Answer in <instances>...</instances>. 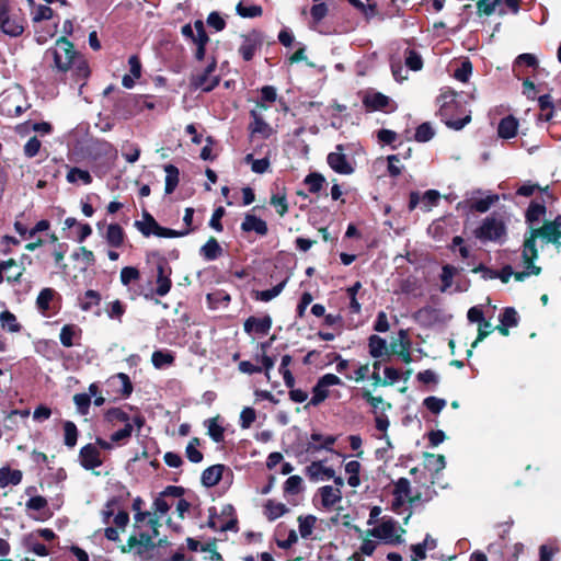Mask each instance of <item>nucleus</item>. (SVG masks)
Masks as SVG:
<instances>
[{"label": "nucleus", "mask_w": 561, "mask_h": 561, "mask_svg": "<svg viewBox=\"0 0 561 561\" xmlns=\"http://www.w3.org/2000/svg\"><path fill=\"white\" fill-rule=\"evenodd\" d=\"M225 469V466L222 465H215L204 470L202 474V482L206 486H214L216 485L219 480L221 479L222 471Z\"/></svg>", "instance_id": "bb28decb"}, {"label": "nucleus", "mask_w": 561, "mask_h": 561, "mask_svg": "<svg viewBox=\"0 0 561 561\" xmlns=\"http://www.w3.org/2000/svg\"><path fill=\"white\" fill-rule=\"evenodd\" d=\"M272 327V319L268 316L262 318L250 317L244 322V331L247 333L256 332L260 334H267Z\"/></svg>", "instance_id": "aec40b11"}, {"label": "nucleus", "mask_w": 561, "mask_h": 561, "mask_svg": "<svg viewBox=\"0 0 561 561\" xmlns=\"http://www.w3.org/2000/svg\"><path fill=\"white\" fill-rule=\"evenodd\" d=\"M541 238L547 243H552L558 251L561 249V215L557 216L554 220L546 222L540 228H530L529 233L526 234L523 247V256L526 260L538 259V250L536 241Z\"/></svg>", "instance_id": "f03ea898"}, {"label": "nucleus", "mask_w": 561, "mask_h": 561, "mask_svg": "<svg viewBox=\"0 0 561 561\" xmlns=\"http://www.w3.org/2000/svg\"><path fill=\"white\" fill-rule=\"evenodd\" d=\"M546 207L543 204L533 202L526 213V219L529 224L538 222L545 215Z\"/></svg>", "instance_id": "79ce46f5"}, {"label": "nucleus", "mask_w": 561, "mask_h": 561, "mask_svg": "<svg viewBox=\"0 0 561 561\" xmlns=\"http://www.w3.org/2000/svg\"><path fill=\"white\" fill-rule=\"evenodd\" d=\"M72 257L77 261H82L87 266H90L94 263V254L92 251L88 250L85 247H81L72 254Z\"/></svg>", "instance_id": "0e129e2a"}, {"label": "nucleus", "mask_w": 561, "mask_h": 561, "mask_svg": "<svg viewBox=\"0 0 561 561\" xmlns=\"http://www.w3.org/2000/svg\"><path fill=\"white\" fill-rule=\"evenodd\" d=\"M53 16V10L44 4H38L34 7L32 11V19L34 22H41L44 20H49Z\"/></svg>", "instance_id": "13d9d810"}, {"label": "nucleus", "mask_w": 561, "mask_h": 561, "mask_svg": "<svg viewBox=\"0 0 561 561\" xmlns=\"http://www.w3.org/2000/svg\"><path fill=\"white\" fill-rule=\"evenodd\" d=\"M523 262L525 270L522 272H514L512 266L506 265L502 268L500 273H497V278H500L504 284L508 283L511 277H514L517 282H523L527 277L531 275H539L541 272V267L534 264L536 259L526 260L523 255Z\"/></svg>", "instance_id": "0eeeda50"}, {"label": "nucleus", "mask_w": 561, "mask_h": 561, "mask_svg": "<svg viewBox=\"0 0 561 561\" xmlns=\"http://www.w3.org/2000/svg\"><path fill=\"white\" fill-rule=\"evenodd\" d=\"M187 547L192 551L202 550L205 552H209L211 554L210 559H220V554L215 550V546L211 543H207L206 546H203L199 541L187 538Z\"/></svg>", "instance_id": "49530a36"}, {"label": "nucleus", "mask_w": 561, "mask_h": 561, "mask_svg": "<svg viewBox=\"0 0 561 561\" xmlns=\"http://www.w3.org/2000/svg\"><path fill=\"white\" fill-rule=\"evenodd\" d=\"M54 295L55 291L51 288H44L41 290L36 300V305L41 311L45 312L49 309V304L53 300Z\"/></svg>", "instance_id": "8fccbe9b"}, {"label": "nucleus", "mask_w": 561, "mask_h": 561, "mask_svg": "<svg viewBox=\"0 0 561 561\" xmlns=\"http://www.w3.org/2000/svg\"><path fill=\"white\" fill-rule=\"evenodd\" d=\"M79 458L82 467L88 470L94 469L102 463L98 448L91 444L81 448Z\"/></svg>", "instance_id": "dca6fc26"}, {"label": "nucleus", "mask_w": 561, "mask_h": 561, "mask_svg": "<svg viewBox=\"0 0 561 561\" xmlns=\"http://www.w3.org/2000/svg\"><path fill=\"white\" fill-rule=\"evenodd\" d=\"M518 128V122L513 116L504 117L499 124V136L504 139L513 138Z\"/></svg>", "instance_id": "b1692460"}, {"label": "nucleus", "mask_w": 561, "mask_h": 561, "mask_svg": "<svg viewBox=\"0 0 561 561\" xmlns=\"http://www.w3.org/2000/svg\"><path fill=\"white\" fill-rule=\"evenodd\" d=\"M499 201V196L488 195L484 198L478 199L472 204V208L479 213H485L489 208Z\"/></svg>", "instance_id": "4d7b16f0"}, {"label": "nucleus", "mask_w": 561, "mask_h": 561, "mask_svg": "<svg viewBox=\"0 0 561 561\" xmlns=\"http://www.w3.org/2000/svg\"><path fill=\"white\" fill-rule=\"evenodd\" d=\"M173 360L174 357L170 352L156 351L151 356V362L158 369L171 365Z\"/></svg>", "instance_id": "c03bdc74"}, {"label": "nucleus", "mask_w": 561, "mask_h": 561, "mask_svg": "<svg viewBox=\"0 0 561 561\" xmlns=\"http://www.w3.org/2000/svg\"><path fill=\"white\" fill-rule=\"evenodd\" d=\"M102 236L110 248H121L126 240L125 231L118 224L107 225Z\"/></svg>", "instance_id": "2eb2a0df"}, {"label": "nucleus", "mask_w": 561, "mask_h": 561, "mask_svg": "<svg viewBox=\"0 0 561 561\" xmlns=\"http://www.w3.org/2000/svg\"><path fill=\"white\" fill-rule=\"evenodd\" d=\"M236 11H237L238 15H240L241 18H247V19L260 16V15H262V12H263V10L260 5H254V4L247 5L243 2H239L237 4Z\"/></svg>", "instance_id": "ea45409f"}, {"label": "nucleus", "mask_w": 561, "mask_h": 561, "mask_svg": "<svg viewBox=\"0 0 561 561\" xmlns=\"http://www.w3.org/2000/svg\"><path fill=\"white\" fill-rule=\"evenodd\" d=\"M253 123L251 124L252 134H260L263 138H268L273 134V128L264 122L255 111L252 112Z\"/></svg>", "instance_id": "7c9ffc66"}, {"label": "nucleus", "mask_w": 561, "mask_h": 561, "mask_svg": "<svg viewBox=\"0 0 561 561\" xmlns=\"http://www.w3.org/2000/svg\"><path fill=\"white\" fill-rule=\"evenodd\" d=\"M287 507L283 503H277L272 500L267 501L265 505V515L270 520H275L276 518L283 516L287 512Z\"/></svg>", "instance_id": "c9c22d12"}, {"label": "nucleus", "mask_w": 561, "mask_h": 561, "mask_svg": "<svg viewBox=\"0 0 561 561\" xmlns=\"http://www.w3.org/2000/svg\"><path fill=\"white\" fill-rule=\"evenodd\" d=\"M457 273H458V268H456L455 266H451L448 264L443 266L442 275H440V279L443 283L440 290L443 293L447 291L451 287L453 278Z\"/></svg>", "instance_id": "37998d69"}, {"label": "nucleus", "mask_w": 561, "mask_h": 561, "mask_svg": "<svg viewBox=\"0 0 561 561\" xmlns=\"http://www.w3.org/2000/svg\"><path fill=\"white\" fill-rule=\"evenodd\" d=\"M66 179L71 184H78L80 182L90 184L92 182L90 173L79 168H69Z\"/></svg>", "instance_id": "473e14b6"}, {"label": "nucleus", "mask_w": 561, "mask_h": 561, "mask_svg": "<svg viewBox=\"0 0 561 561\" xmlns=\"http://www.w3.org/2000/svg\"><path fill=\"white\" fill-rule=\"evenodd\" d=\"M179 489L176 486H169L159 497L156 499L152 505V512L153 515L157 516H164L170 507L173 505V503H169L167 496L169 494H176L178 495Z\"/></svg>", "instance_id": "412c9836"}, {"label": "nucleus", "mask_w": 561, "mask_h": 561, "mask_svg": "<svg viewBox=\"0 0 561 561\" xmlns=\"http://www.w3.org/2000/svg\"><path fill=\"white\" fill-rule=\"evenodd\" d=\"M153 547L152 536L140 534L139 537L131 536L127 541V546L122 548V551L128 552L135 550L137 554L142 556Z\"/></svg>", "instance_id": "4468645a"}, {"label": "nucleus", "mask_w": 561, "mask_h": 561, "mask_svg": "<svg viewBox=\"0 0 561 561\" xmlns=\"http://www.w3.org/2000/svg\"><path fill=\"white\" fill-rule=\"evenodd\" d=\"M50 54L57 70L65 72L72 68L79 79H85L89 76L85 60L77 55L73 45L67 38L57 39Z\"/></svg>", "instance_id": "f257e3e1"}, {"label": "nucleus", "mask_w": 561, "mask_h": 561, "mask_svg": "<svg viewBox=\"0 0 561 561\" xmlns=\"http://www.w3.org/2000/svg\"><path fill=\"white\" fill-rule=\"evenodd\" d=\"M80 330L73 324L62 327L60 331V342L64 346L70 347L73 345V339L78 336Z\"/></svg>", "instance_id": "e433bc0d"}, {"label": "nucleus", "mask_w": 561, "mask_h": 561, "mask_svg": "<svg viewBox=\"0 0 561 561\" xmlns=\"http://www.w3.org/2000/svg\"><path fill=\"white\" fill-rule=\"evenodd\" d=\"M202 254L207 260H215L221 253V248L215 238H210L201 250Z\"/></svg>", "instance_id": "4c0bfd02"}, {"label": "nucleus", "mask_w": 561, "mask_h": 561, "mask_svg": "<svg viewBox=\"0 0 561 561\" xmlns=\"http://www.w3.org/2000/svg\"><path fill=\"white\" fill-rule=\"evenodd\" d=\"M342 380L333 374H325L322 376L312 390V398L309 401L311 405H318L329 397V388L332 386H339Z\"/></svg>", "instance_id": "1a4fd4ad"}, {"label": "nucleus", "mask_w": 561, "mask_h": 561, "mask_svg": "<svg viewBox=\"0 0 561 561\" xmlns=\"http://www.w3.org/2000/svg\"><path fill=\"white\" fill-rule=\"evenodd\" d=\"M388 103L389 98L379 92L367 93L364 98V105L373 111L382 110Z\"/></svg>", "instance_id": "a878e982"}, {"label": "nucleus", "mask_w": 561, "mask_h": 561, "mask_svg": "<svg viewBox=\"0 0 561 561\" xmlns=\"http://www.w3.org/2000/svg\"><path fill=\"white\" fill-rule=\"evenodd\" d=\"M30 107L24 91L19 85L7 89L0 95V113L8 117H18Z\"/></svg>", "instance_id": "7ed1b4c3"}, {"label": "nucleus", "mask_w": 561, "mask_h": 561, "mask_svg": "<svg viewBox=\"0 0 561 561\" xmlns=\"http://www.w3.org/2000/svg\"><path fill=\"white\" fill-rule=\"evenodd\" d=\"M201 440L196 437L192 438L186 446V457L190 461L198 463L203 460V454L198 450Z\"/></svg>", "instance_id": "a19ab883"}, {"label": "nucleus", "mask_w": 561, "mask_h": 561, "mask_svg": "<svg viewBox=\"0 0 561 561\" xmlns=\"http://www.w3.org/2000/svg\"><path fill=\"white\" fill-rule=\"evenodd\" d=\"M405 530L392 518L383 517L381 522L367 530V536L377 538L385 543L397 545L402 542V535Z\"/></svg>", "instance_id": "20e7f679"}, {"label": "nucleus", "mask_w": 561, "mask_h": 561, "mask_svg": "<svg viewBox=\"0 0 561 561\" xmlns=\"http://www.w3.org/2000/svg\"><path fill=\"white\" fill-rule=\"evenodd\" d=\"M22 480V472L20 470H12L10 468L0 469V488H5L10 484L18 485Z\"/></svg>", "instance_id": "c85d7f7f"}, {"label": "nucleus", "mask_w": 561, "mask_h": 561, "mask_svg": "<svg viewBox=\"0 0 561 561\" xmlns=\"http://www.w3.org/2000/svg\"><path fill=\"white\" fill-rule=\"evenodd\" d=\"M505 226L501 218L486 217L476 231V237L482 241H501L505 236Z\"/></svg>", "instance_id": "39448f33"}, {"label": "nucleus", "mask_w": 561, "mask_h": 561, "mask_svg": "<svg viewBox=\"0 0 561 561\" xmlns=\"http://www.w3.org/2000/svg\"><path fill=\"white\" fill-rule=\"evenodd\" d=\"M139 276L140 275L138 270L131 266H126L121 271V282L125 286L129 285L134 280H137Z\"/></svg>", "instance_id": "774afa93"}, {"label": "nucleus", "mask_w": 561, "mask_h": 561, "mask_svg": "<svg viewBox=\"0 0 561 561\" xmlns=\"http://www.w3.org/2000/svg\"><path fill=\"white\" fill-rule=\"evenodd\" d=\"M205 425L207 427L208 435L215 440L216 443H219L224 439V428L218 423L217 417L209 419L205 422Z\"/></svg>", "instance_id": "58836bf2"}, {"label": "nucleus", "mask_w": 561, "mask_h": 561, "mask_svg": "<svg viewBox=\"0 0 561 561\" xmlns=\"http://www.w3.org/2000/svg\"><path fill=\"white\" fill-rule=\"evenodd\" d=\"M242 43L239 47V53L242 58L247 61L251 60L262 45V35L257 31H251L245 35H242Z\"/></svg>", "instance_id": "9b49d317"}, {"label": "nucleus", "mask_w": 561, "mask_h": 561, "mask_svg": "<svg viewBox=\"0 0 561 561\" xmlns=\"http://www.w3.org/2000/svg\"><path fill=\"white\" fill-rule=\"evenodd\" d=\"M106 419L116 424V423H130L128 415L121 409L114 408L107 411Z\"/></svg>", "instance_id": "69168bd1"}, {"label": "nucleus", "mask_w": 561, "mask_h": 561, "mask_svg": "<svg viewBox=\"0 0 561 561\" xmlns=\"http://www.w3.org/2000/svg\"><path fill=\"white\" fill-rule=\"evenodd\" d=\"M169 275L170 270L164 264H159L156 293L160 297L165 296L170 291L171 280L169 278Z\"/></svg>", "instance_id": "5701e85b"}, {"label": "nucleus", "mask_w": 561, "mask_h": 561, "mask_svg": "<svg viewBox=\"0 0 561 561\" xmlns=\"http://www.w3.org/2000/svg\"><path fill=\"white\" fill-rule=\"evenodd\" d=\"M446 466L445 457L443 455H426L425 467L434 472L442 471Z\"/></svg>", "instance_id": "a18cd8bd"}, {"label": "nucleus", "mask_w": 561, "mask_h": 561, "mask_svg": "<svg viewBox=\"0 0 561 561\" xmlns=\"http://www.w3.org/2000/svg\"><path fill=\"white\" fill-rule=\"evenodd\" d=\"M302 483L301 477L290 476L284 484V491L288 494H298L302 491Z\"/></svg>", "instance_id": "6e6d98bb"}, {"label": "nucleus", "mask_w": 561, "mask_h": 561, "mask_svg": "<svg viewBox=\"0 0 561 561\" xmlns=\"http://www.w3.org/2000/svg\"><path fill=\"white\" fill-rule=\"evenodd\" d=\"M405 65L413 71H419L423 67V60L421 56L414 50H408L405 56Z\"/></svg>", "instance_id": "052dcab7"}, {"label": "nucleus", "mask_w": 561, "mask_h": 561, "mask_svg": "<svg viewBox=\"0 0 561 561\" xmlns=\"http://www.w3.org/2000/svg\"><path fill=\"white\" fill-rule=\"evenodd\" d=\"M394 501L392 503L393 510H398L399 506L403 505L405 502L412 503L414 502V497L411 494V484L410 481L405 478H401L394 485Z\"/></svg>", "instance_id": "ddd939ff"}, {"label": "nucleus", "mask_w": 561, "mask_h": 561, "mask_svg": "<svg viewBox=\"0 0 561 561\" xmlns=\"http://www.w3.org/2000/svg\"><path fill=\"white\" fill-rule=\"evenodd\" d=\"M0 26L4 34L16 37L24 31V21L16 11L0 4Z\"/></svg>", "instance_id": "423d86ee"}, {"label": "nucleus", "mask_w": 561, "mask_h": 561, "mask_svg": "<svg viewBox=\"0 0 561 561\" xmlns=\"http://www.w3.org/2000/svg\"><path fill=\"white\" fill-rule=\"evenodd\" d=\"M217 67L216 60H213L201 73H196L191 79V84L195 89L204 92L211 91L219 83V77L214 75Z\"/></svg>", "instance_id": "6e6552de"}, {"label": "nucleus", "mask_w": 561, "mask_h": 561, "mask_svg": "<svg viewBox=\"0 0 561 561\" xmlns=\"http://www.w3.org/2000/svg\"><path fill=\"white\" fill-rule=\"evenodd\" d=\"M291 363V357L289 355H284L282 357V363L279 365V373L283 375L284 382L288 388H293L295 383L294 376L288 369V365Z\"/></svg>", "instance_id": "09e8293b"}, {"label": "nucleus", "mask_w": 561, "mask_h": 561, "mask_svg": "<svg viewBox=\"0 0 561 561\" xmlns=\"http://www.w3.org/2000/svg\"><path fill=\"white\" fill-rule=\"evenodd\" d=\"M245 162L251 163L252 171L259 174L266 172L270 167V161L267 158L253 159V156L251 153L247 154Z\"/></svg>", "instance_id": "5fc2aeb1"}, {"label": "nucleus", "mask_w": 561, "mask_h": 561, "mask_svg": "<svg viewBox=\"0 0 561 561\" xmlns=\"http://www.w3.org/2000/svg\"><path fill=\"white\" fill-rule=\"evenodd\" d=\"M3 274L8 282L19 280L23 274L24 268L21 267L14 260L10 259L2 262Z\"/></svg>", "instance_id": "c756f323"}, {"label": "nucleus", "mask_w": 561, "mask_h": 561, "mask_svg": "<svg viewBox=\"0 0 561 561\" xmlns=\"http://www.w3.org/2000/svg\"><path fill=\"white\" fill-rule=\"evenodd\" d=\"M194 30H195V35L193 38V43L195 45H206L208 42V36L205 32L204 23L199 20L195 21Z\"/></svg>", "instance_id": "e2e57ef3"}, {"label": "nucleus", "mask_w": 561, "mask_h": 561, "mask_svg": "<svg viewBox=\"0 0 561 561\" xmlns=\"http://www.w3.org/2000/svg\"><path fill=\"white\" fill-rule=\"evenodd\" d=\"M25 506L27 511L34 512L31 516L35 519L44 520L49 516L47 501L43 496L38 495L31 497L26 502Z\"/></svg>", "instance_id": "6ab92c4d"}, {"label": "nucleus", "mask_w": 561, "mask_h": 561, "mask_svg": "<svg viewBox=\"0 0 561 561\" xmlns=\"http://www.w3.org/2000/svg\"><path fill=\"white\" fill-rule=\"evenodd\" d=\"M305 182L309 186L310 192L317 193L322 188L324 178L320 174L312 173L306 178Z\"/></svg>", "instance_id": "338daca9"}, {"label": "nucleus", "mask_w": 561, "mask_h": 561, "mask_svg": "<svg viewBox=\"0 0 561 561\" xmlns=\"http://www.w3.org/2000/svg\"><path fill=\"white\" fill-rule=\"evenodd\" d=\"M388 345L385 339L378 335L369 337V353L375 358H380L388 355Z\"/></svg>", "instance_id": "cd10ccee"}, {"label": "nucleus", "mask_w": 561, "mask_h": 561, "mask_svg": "<svg viewBox=\"0 0 561 561\" xmlns=\"http://www.w3.org/2000/svg\"><path fill=\"white\" fill-rule=\"evenodd\" d=\"M165 171V193L171 194L179 184V170L172 164L164 165Z\"/></svg>", "instance_id": "72a5a7b5"}, {"label": "nucleus", "mask_w": 561, "mask_h": 561, "mask_svg": "<svg viewBox=\"0 0 561 561\" xmlns=\"http://www.w3.org/2000/svg\"><path fill=\"white\" fill-rule=\"evenodd\" d=\"M321 504L325 508H332L342 500V491L340 488H333L332 485H324L318 490Z\"/></svg>", "instance_id": "f3484780"}, {"label": "nucleus", "mask_w": 561, "mask_h": 561, "mask_svg": "<svg viewBox=\"0 0 561 561\" xmlns=\"http://www.w3.org/2000/svg\"><path fill=\"white\" fill-rule=\"evenodd\" d=\"M329 165L340 174H352L354 172V165L351 159L344 153L343 145H337L335 150L328 156Z\"/></svg>", "instance_id": "9d476101"}, {"label": "nucleus", "mask_w": 561, "mask_h": 561, "mask_svg": "<svg viewBox=\"0 0 561 561\" xmlns=\"http://www.w3.org/2000/svg\"><path fill=\"white\" fill-rule=\"evenodd\" d=\"M472 73V65L469 60H463L455 70V78L461 82H467Z\"/></svg>", "instance_id": "bf43d9fd"}, {"label": "nucleus", "mask_w": 561, "mask_h": 561, "mask_svg": "<svg viewBox=\"0 0 561 561\" xmlns=\"http://www.w3.org/2000/svg\"><path fill=\"white\" fill-rule=\"evenodd\" d=\"M149 226L151 229H145V228L142 229L140 227V232L144 236L148 237L150 234H154L160 238H178V237H184L190 233V229L176 231L173 229L163 228V227L159 226L158 222L151 216H149Z\"/></svg>", "instance_id": "f8f14e48"}, {"label": "nucleus", "mask_w": 561, "mask_h": 561, "mask_svg": "<svg viewBox=\"0 0 561 561\" xmlns=\"http://www.w3.org/2000/svg\"><path fill=\"white\" fill-rule=\"evenodd\" d=\"M363 398L375 409V411H385L391 408V404L386 403L381 397H374L368 390L363 391Z\"/></svg>", "instance_id": "603ef678"}, {"label": "nucleus", "mask_w": 561, "mask_h": 561, "mask_svg": "<svg viewBox=\"0 0 561 561\" xmlns=\"http://www.w3.org/2000/svg\"><path fill=\"white\" fill-rule=\"evenodd\" d=\"M65 431V444L68 447H73L77 444L78 431L77 426L71 421H66L64 423Z\"/></svg>", "instance_id": "3c124183"}, {"label": "nucleus", "mask_w": 561, "mask_h": 561, "mask_svg": "<svg viewBox=\"0 0 561 561\" xmlns=\"http://www.w3.org/2000/svg\"><path fill=\"white\" fill-rule=\"evenodd\" d=\"M334 443V436H323L319 433H312L307 450L312 451L321 448L329 450Z\"/></svg>", "instance_id": "393cba45"}, {"label": "nucleus", "mask_w": 561, "mask_h": 561, "mask_svg": "<svg viewBox=\"0 0 561 561\" xmlns=\"http://www.w3.org/2000/svg\"><path fill=\"white\" fill-rule=\"evenodd\" d=\"M360 463L357 460H351L345 463V472L348 474L347 483L352 488H357L360 484L359 472Z\"/></svg>", "instance_id": "2f4dec72"}, {"label": "nucleus", "mask_w": 561, "mask_h": 561, "mask_svg": "<svg viewBox=\"0 0 561 561\" xmlns=\"http://www.w3.org/2000/svg\"><path fill=\"white\" fill-rule=\"evenodd\" d=\"M316 520V517L312 515H308L305 517L300 516L298 518L299 533L302 538H308L312 534Z\"/></svg>", "instance_id": "de8ad7c7"}, {"label": "nucleus", "mask_w": 561, "mask_h": 561, "mask_svg": "<svg viewBox=\"0 0 561 561\" xmlns=\"http://www.w3.org/2000/svg\"><path fill=\"white\" fill-rule=\"evenodd\" d=\"M440 195L437 191L435 190H428L424 193V195L422 196V203H423V206L422 208L425 210V211H428L433 206H435L439 199Z\"/></svg>", "instance_id": "680f3d73"}, {"label": "nucleus", "mask_w": 561, "mask_h": 561, "mask_svg": "<svg viewBox=\"0 0 561 561\" xmlns=\"http://www.w3.org/2000/svg\"><path fill=\"white\" fill-rule=\"evenodd\" d=\"M308 477L313 481H324L334 478L335 471L332 468L325 467L321 461H313L307 468Z\"/></svg>", "instance_id": "a211bd4d"}, {"label": "nucleus", "mask_w": 561, "mask_h": 561, "mask_svg": "<svg viewBox=\"0 0 561 561\" xmlns=\"http://www.w3.org/2000/svg\"><path fill=\"white\" fill-rule=\"evenodd\" d=\"M0 322L1 327L11 333H15L21 330V325L18 322L16 317L8 310L0 313Z\"/></svg>", "instance_id": "f704fd0d"}, {"label": "nucleus", "mask_w": 561, "mask_h": 561, "mask_svg": "<svg viewBox=\"0 0 561 561\" xmlns=\"http://www.w3.org/2000/svg\"><path fill=\"white\" fill-rule=\"evenodd\" d=\"M363 538L359 551L365 556H371L376 549L377 542L371 539V536H367V531L363 533L358 527L355 528Z\"/></svg>", "instance_id": "864d4df0"}, {"label": "nucleus", "mask_w": 561, "mask_h": 561, "mask_svg": "<svg viewBox=\"0 0 561 561\" xmlns=\"http://www.w3.org/2000/svg\"><path fill=\"white\" fill-rule=\"evenodd\" d=\"M241 228L243 231H254L260 236L267 233L266 222L254 215H247L241 224Z\"/></svg>", "instance_id": "4be33fe9"}]
</instances>
